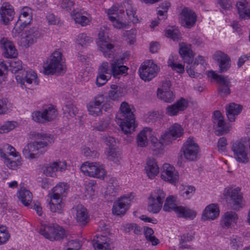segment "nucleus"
<instances>
[{
  "label": "nucleus",
  "instance_id": "nucleus-57",
  "mask_svg": "<svg viewBox=\"0 0 250 250\" xmlns=\"http://www.w3.org/2000/svg\"><path fill=\"white\" fill-rule=\"evenodd\" d=\"M179 52L182 58L189 57L193 54L192 50L189 47L185 45L182 46L181 44Z\"/></svg>",
  "mask_w": 250,
  "mask_h": 250
},
{
  "label": "nucleus",
  "instance_id": "nucleus-24",
  "mask_svg": "<svg viewBox=\"0 0 250 250\" xmlns=\"http://www.w3.org/2000/svg\"><path fill=\"white\" fill-rule=\"evenodd\" d=\"M66 163L65 161L54 162L48 165L43 170V173L47 176L53 177L58 170L62 171L65 170Z\"/></svg>",
  "mask_w": 250,
  "mask_h": 250
},
{
  "label": "nucleus",
  "instance_id": "nucleus-16",
  "mask_svg": "<svg viewBox=\"0 0 250 250\" xmlns=\"http://www.w3.org/2000/svg\"><path fill=\"white\" fill-rule=\"evenodd\" d=\"M224 195L226 197H229L233 201V206L235 209L236 210L242 207L243 197L240 193V188H225Z\"/></svg>",
  "mask_w": 250,
  "mask_h": 250
},
{
  "label": "nucleus",
  "instance_id": "nucleus-12",
  "mask_svg": "<svg viewBox=\"0 0 250 250\" xmlns=\"http://www.w3.org/2000/svg\"><path fill=\"white\" fill-rule=\"evenodd\" d=\"M231 150L233 152L234 158L238 162L246 164L249 162L246 147L242 142L237 141L233 143Z\"/></svg>",
  "mask_w": 250,
  "mask_h": 250
},
{
  "label": "nucleus",
  "instance_id": "nucleus-11",
  "mask_svg": "<svg viewBox=\"0 0 250 250\" xmlns=\"http://www.w3.org/2000/svg\"><path fill=\"white\" fill-rule=\"evenodd\" d=\"M105 100V96L104 94H100L95 96L87 105L89 114L94 116L101 115L102 113V107Z\"/></svg>",
  "mask_w": 250,
  "mask_h": 250
},
{
  "label": "nucleus",
  "instance_id": "nucleus-43",
  "mask_svg": "<svg viewBox=\"0 0 250 250\" xmlns=\"http://www.w3.org/2000/svg\"><path fill=\"white\" fill-rule=\"evenodd\" d=\"M165 197L166 194L162 189H157L151 192L148 199L158 203L161 202L162 205H163V200Z\"/></svg>",
  "mask_w": 250,
  "mask_h": 250
},
{
  "label": "nucleus",
  "instance_id": "nucleus-8",
  "mask_svg": "<svg viewBox=\"0 0 250 250\" xmlns=\"http://www.w3.org/2000/svg\"><path fill=\"white\" fill-rule=\"evenodd\" d=\"M32 20V9L28 7H24L21 12V15L16 23L13 32L19 34L21 32L25 27L30 24Z\"/></svg>",
  "mask_w": 250,
  "mask_h": 250
},
{
  "label": "nucleus",
  "instance_id": "nucleus-40",
  "mask_svg": "<svg viewBox=\"0 0 250 250\" xmlns=\"http://www.w3.org/2000/svg\"><path fill=\"white\" fill-rule=\"evenodd\" d=\"M49 205L50 210L52 212H58L59 213L62 212V208L64 207V204L62 202V199H51Z\"/></svg>",
  "mask_w": 250,
  "mask_h": 250
},
{
  "label": "nucleus",
  "instance_id": "nucleus-36",
  "mask_svg": "<svg viewBox=\"0 0 250 250\" xmlns=\"http://www.w3.org/2000/svg\"><path fill=\"white\" fill-rule=\"evenodd\" d=\"M152 129L149 127H145L138 134L137 137L138 146L140 147L146 146L148 143L147 136L151 135Z\"/></svg>",
  "mask_w": 250,
  "mask_h": 250
},
{
  "label": "nucleus",
  "instance_id": "nucleus-54",
  "mask_svg": "<svg viewBox=\"0 0 250 250\" xmlns=\"http://www.w3.org/2000/svg\"><path fill=\"white\" fill-rule=\"evenodd\" d=\"M230 246L234 250H238L243 246L242 238L240 237L235 236L230 239Z\"/></svg>",
  "mask_w": 250,
  "mask_h": 250
},
{
  "label": "nucleus",
  "instance_id": "nucleus-30",
  "mask_svg": "<svg viewBox=\"0 0 250 250\" xmlns=\"http://www.w3.org/2000/svg\"><path fill=\"white\" fill-rule=\"evenodd\" d=\"M35 142L28 143L23 149V155L26 158L33 159L40 156Z\"/></svg>",
  "mask_w": 250,
  "mask_h": 250
},
{
  "label": "nucleus",
  "instance_id": "nucleus-52",
  "mask_svg": "<svg viewBox=\"0 0 250 250\" xmlns=\"http://www.w3.org/2000/svg\"><path fill=\"white\" fill-rule=\"evenodd\" d=\"M167 37L170 38L173 41L178 40L181 37V34L177 29H168L166 31Z\"/></svg>",
  "mask_w": 250,
  "mask_h": 250
},
{
  "label": "nucleus",
  "instance_id": "nucleus-55",
  "mask_svg": "<svg viewBox=\"0 0 250 250\" xmlns=\"http://www.w3.org/2000/svg\"><path fill=\"white\" fill-rule=\"evenodd\" d=\"M111 76L98 73L96 78V84L98 87L102 86L106 83Z\"/></svg>",
  "mask_w": 250,
  "mask_h": 250
},
{
  "label": "nucleus",
  "instance_id": "nucleus-34",
  "mask_svg": "<svg viewBox=\"0 0 250 250\" xmlns=\"http://www.w3.org/2000/svg\"><path fill=\"white\" fill-rule=\"evenodd\" d=\"M238 13L242 19H250V8L246 0H240L236 3Z\"/></svg>",
  "mask_w": 250,
  "mask_h": 250
},
{
  "label": "nucleus",
  "instance_id": "nucleus-7",
  "mask_svg": "<svg viewBox=\"0 0 250 250\" xmlns=\"http://www.w3.org/2000/svg\"><path fill=\"white\" fill-rule=\"evenodd\" d=\"M158 68L153 61L145 62L139 69L140 78L145 81H150L157 74Z\"/></svg>",
  "mask_w": 250,
  "mask_h": 250
},
{
  "label": "nucleus",
  "instance_id": "nucleus-18",
  "mask_svg": "<svg viewBox=\"0 0 250 250\" xmlns=\"http://www.w3.org/2000/svg\"><path fill=\"white\" fill-rule=\"evenodd\" d=\"M130 199L128 197L123 196L114 202L112 208L113 214L119 216L124 215L128 208Z\"/></svg>",
  "mask_w": 250,
  "mask_h": 250
},
{
  "label": "nucleus",
  "instance_id": "nucleus-31",
  "mask_svg": "<svg viewBox=\"0 0 250 250\" xmlns=\"http://www.w3.org/2000/svg\"><path fill=\"white\" fill-rule=\"evenodd\" d=\"M145 170L147 176L150 179H152L158 174L159 167L155 159L153 158H148L147 159Z\"/></svg>",
  "mask_w": 250,
  "mask_h": 250
},
{
  "label": "nucleus",
  "instance_id": "nucleus-10",
  "mask_svg": "<svg viewBox=\"0 0 250 250\" xmlns=\"http://www.w3.org/2000/svg\"><path fill=\"white\" fill-rule=\"evenodd\" d=\"M182 150L184 156L187 160L195 161L198 157L199 147L192 138H189L183 147Z\"/></svg>",
  "mask_w": 250,
  "mask_h": 250
},
{
  "label": "nucleus",
  "instance_id": "nucleus-27",
  "mask_svg": "<svg viewBox=\"0 0 250 250\" xmlns=\"http://www.w3.org/2000/svg\"><path fill=\"white\" fill-rule=\"evenodd\" d=\"M74 209L76 211V218L80 225H84L89 221V216L86 208L82 205H78Z\"/></svg>",
  "mask_w": 250,
  "mask_h": 250
},
{
  "label": "nucleus",
  "instance_id": "nucleus-35",
  "mask_svg": "<svg viewBox=\"0 0 250 250\" xmlns=\"http://www.w3.org/2000/svg\"><path fill=\"white\" fill-rule=\"evenodd\" d=\"M17 196L21 203L25 206H29L32 200V194L25 188H21L17 193Z\"/></svg>",
  "mask_w": 250,
  "mask_h": 250
},
{
  "label": "nucleus",
  "instance_id": "nucleus-23",
  "mask_svg": "<svg viewBox=\"0 0 250 250\" xmlns=\"http://www.w3.org/2000/svg\"><path fill=\"white\" fill-rule=\"evenodd\" d=\"M183 21L182 25L187 28H191L195 23L196 15L195 13L188 8H184L181 13Z\"/></svg>",
  "mask_w": 250,
  "mask_h": 250
},
{
  "label": "nucleus",
  "instance_id": "nucleus-51",
  "mask_svg": "<svg viewBox=\"0 0 250 250\" xmlns=\"http://www.w3.org/2000/svg\"><path fill=\"white\" fill-rule=\"evenodd\" d=\"M149 203L147 206V210L153 213H157L161 210L162 207L161 202H157L153 201L151 200H148Z\"/></svg>",
  "mask_w": 250,
  "mask_h": 250
},
{
  "label": "nucleus",
  "instance_id": "nucleus-14",
  "mask_svg": "<svg viewBox=\"0 0 250 250\" xmlns=\"http://www.w3.org/2000/svg\"><path fill=\"white\" fill-rule=\"evenodd\" d=\"M36 139H42L43 141H35L38 148L40 156L43 154L47 150L49 144H51L53 141V136L50 134L37 133L35 134Z\"/></svg>",
  "mask_w": 250,
  "mask_h": 250
},
{
  "label": "nucleus",
  "instance_id": "nucleus-59",
  "mask_svg": "<svg viewBox=\"0 0 250 250\" xmlns=\"http://www.w3.org/2000/svg\"><path fill=\"white\" fill-rule=\"evenodd\" d=\"M1 157L5 158L7 166L12 169H15L19 166L21 165V162L20 161H18V160H17V161L11 160L9 158H6L5 154H4L3 156L1 155Z\"/></svg>",
  "mask_w": 250,
  "mask_h": 250
},
{
  "label": "nucleus",
  "instance_id": "nucleus-3",
  "mask_svg": "<svg viewBox=\"0 0 250 250\" xmlns=\"http://www.w3.org/2000/svg\"><path fill=\"white\" fill-rule=\"evenodd\" d=\"M39 233L51 241L60 240L65 236V230L58 225H42Z\"/></svg>",
  "mask_w": 250,
  "mask_h": 250
},
{
  "label": "nucleus",
  "instance_id": "nucleus-62",
  "mask_svg": "<svg viewBox=\"0 0 250 250\" xmlns=\"http://www.w3.org/2000/svg\"><path fill=\"white\" fill-rule=\"evenodd\" d=\"M83 153L88 159L93 158L97 157L98 153L95 150H91L88 147H84L83 149Z\"/></svg>",
  "mask_w": 250,
  "mask_h": 250
},
{
  "label": "nucleus",
  "instance_id": "nucleus-9",
  "mask_svg": "<svg viewBox=\"0 0 250 250\" xmlns=\"http://www.w3.org/2000/svg\"><path fill=\"white\" fill-rule=\"evenodd\" d=\"M98 37L99 41L97 42L98 46L105 57L110 58L113 52L112 49L114 46L108 42L109 38L107 36V31L101 28L98 33Z\"/></svg>",
  "mask_w": 250,
  "mask_h": 250
},
{
  "label": "nucleus",
  "instance_id": "nucleus-28",
  "mask_svg": "<svg viewBox=\"0 0 250 250\" xmlns=\"http://www.w3.org/2000/svg\"><path fill=\"white\" fill-rule=\"evenodd\" d=\"M25 34L24 45L26 47L33 44L41 37L39 29L35 27L26 30Z\"/></svg>",
  "mask_w": 250,
  "mask_h": 250
},
{
  "label": "nucleus",
  "instance_id": "nucleus-29",
  "mask_svg": "<svg viewBox=\"0 0 250 250\" xmlns=\"http://www.w3.org/2000/svg\"><path fill=\"white\" fill-rule=\"evenodd\" d=\"M123 7L125 9L126 13L129 19L133 23H138L139 19L136 15V8L130 0H124Z\"/></svg>",
  "mask_w": 250,
  "mask_h": 250
},
{
  "label": "nucleus",
  "instance_id": "nucleus-5",
  "mask_svg": "<svg viewBox=\"0 0 250 250\" xmlns=\"http://www.w3.org/2000/svg\"><path fill=\"white\" fill-rule=\"evenodd\" d=\"M208 76L215 80L218 84L217 91L221 96H227L230 93L231 83L228 76L219 75L213 71H209Z\"/></svg>",
  "mask_w": 250,
  "mask_h": 250
},
{
  "label": "nucleus",
  "instance_id": "nucleus-13",
  "mask_svg": "<svg viewBox=\"0 0 250 250\" xmlns=\"http://www.w3.org/2000/svg\"><path fill=\"white\" fill-rule=\"evenodd\" d=\"M161 178L165 181L171 184H175L179 180L178 172L175 170V168L169 164L163 165Z\"/></svg>",
  "mask_w": 250,
  "mask_h": 250
},
{
  "label": "nucleus",
  "instance_id": "nucleus-15",
  "mask_svg": "<svg viewBox=\"0 0 250 250\" xmlns=\"http://www.w3.org/2000/svg\"><path fill=\"white\" fill-rule=\"evenodd\" d=\"M212 57L218 63L219 72L223 73L229 69L230 67V59L227 54L221 51H217Z\"/></svg>",
  "mask_w": 250,
  "mask_h": 250
},
{
  "label": "nucleus",
  "instance_id": "nucleus-46",
  "mask_svg": "<svg viewBox=\"0 0 250 250\" xmlns=\"http://www.w3.org/2000/svg\"><path fill=\"white\" fill-rule=\"evenodd\" d=\"M32 118L37 123L44 124L48 122L43 109L33 112L32 113Z\"/></svg>",
  "mask_w": 250,
  "mask_h": 250
},
{
  "label": "nucleus",
  "instance_id": "nucleus-38",
  "mask_svg": "<svg viewBox=\"0 0 250 250\" xmlns=\"http://www.w3.org/2000/svg\"><path fill=\"white\" fill-rule=\"evenodd\" d=\"M71 15L76 23L80 24L83 26L87 25L90 21L89 19L83 13L77 12L75 10L73 11Z\"/></svg>",
  "mask_w": 250,
  "mask_h": 250
},
{
  "label": "nucleus",
  "instance_id": "nucleus-2",
  "mask_svg": "<svg viewBox=\"0 0 250 250\" xmlns=\"http://www.w3.org/2000/svg\"><path fill=\"white\" fill-rule=\"evenodd\" d=\"M174 196H169L166 200L163 210L169 212L173 210L178 217L193 219L196 216V213L187 207L177 206L175 203Z\"/></svg>",
  "mask_w": 250,
  "mask_h": 250
},
{
  "label": "nucleus",
  "instance_id": "nucleus-1",
  "mask_svg": "<svg viewBox=\"0 0 250 250\" xmlns=\"http://www.w3.org/2000/svg\"><path fill=\"white\" fill-rule=\"evenodd\" d=\"M121 112L116 118L120 121V127L125 134L128 135L133 132L136 126L133 112L131 111L129 104L124 102L120 106Z\"/></svg>",
  "mask_w": 250,
  "mask_h": 250
},
{
  "label": "nucleus",
  "instance_id": "nucleus-20",
  "mask_svg": "<svg viewBox=\"0 0 250 250\" xmlns=\"http://www.w3.org/2000/svg\"><path fill=\"white\" fill-rule=\"evenodd\" d=\"M188 104L186 99L181 98L174 104L167 107L166 113L171 116L176 115L179 112L185 110L188 106Z\"/></svg>",
  "mask_w": 250,
  "mask_h": 250
},
{
  "label": "nucleus",
  "instance_id": "nucleus-49",
  "mask_svg": "<svg viewBox=\"0 0 250 250\" xmlns=\"http://www.w3.org/2000/svg\"><path fill=\"white\" fill-rule=\"evenodd\" d=\"M93 41L91 38L87 36L85 33L80 34L77 38L76 42L82 46H86Z\"/></svg>",
  "mask_w": 250,
  "mask_h": 250
},
{
  "label": "nucleus",
  "instance_id": "nucleus-33",
  "mask_svg": "<svg viewBox=\"0 0 250 250\" xmlns=\"http://www.w3.org/2000/svg\"><path fill=\"white\" fill-rule=\"evenodd\" d=\"M68 186L64 183L58 184L52 189V194L50 197L51 199H62V196H65Z\"/></svg>",
  "mask_w": 250,
  "mask_h": 250
},
{
  "label": "nucleus",
  "instance_id": "nucleus-50",
  "mask_svg": "<svg viewBox=\"0 0 250 250\" xmlns=\"http://www.w3.org/2000/svg\"><path fill=\"white\" fill-rule=\"evenodd\" d=\"M169 131L172 134L174 139L180 137L183 133V130L181 126L177 124H175L169 128Z\"/></svg>",
  "mask_w": 250,
  "mask_h": 250
},
{
  "label": "nucleus",
  "instance_id": "nucleus-53",
  "mask_svg": "<svg viewBox=\"0 0 250 250\" xmlns=\"http://www.w3.org/2000/svg\"><path fill=\"white\" fill-rule=\"evenodd\" d=\"M10 234L7 232L4 226L0 227V245L5 243L10 238Z\"/></svg>",
  "mask_w": 250,
  "mask_h": 250
},
{
  "label": "nucleus",
  "instance_id": "nucleus-25",
  "mask_svg": "<svg viewBox=\"0 0 250 250\" xmlns=\"http://www.w3.org/2000/svg\"><path fill=\"white\" fill-rule=\"evenodd\" d=\"M15 12L12 6L8 3L4 2L0 9V15L2 22L7 25L12 21Z\"/></svg>",
  "mask_w": 250,
  "mask_h": 250
},
{
  "label": "nucleus",
  "instance_id": "nucleus-6",
  "mask_svg": "<svg viewBox=\"0 0 250 250\" xmlns=\"http://www.w3.org/2000/svg\"><path fill=\"white\" fill-rule=\"evenodd\" d=\"M51 59L46 67L44 68L45 74H53L58 72L61 73L63 71V65L62 64V54L56 51L51 56Z\"/></svg>",
  "mask_w": 250,
  "mask_h": 250
},
{
  "label": "nucleus",
  "instance_id": "nucleus-17",
  "mask_svg": "<svg viewBox=\"0 0 250 250\" xmlns=\"http://www.w3.org/2000/svg\"><path fill=\"white\" fill-rule=\"evenodd\" d=\"M104 234L105 232H103L100 235L97 234L94 237L93 246L97 250H111V240Z\"/></svg>",
  "mask_w": 250,
  "mask_h": 250
},
{
  "label": "nucleus",
  "instance_id": "nucleus-64",
  "mask_svg": "<svg viewBox=\"0 0 250 250\" xmlns=\"http://www.w3.org/2000/svg\"><path fill=\"white\" fill-rule=\"evenodd\" d=\"M61 7L66 11L70 10L74 5V2L71 0H62L60 3Z\"/></svg>",
  "mask_w": 250,
  "mask_h": 250
},
{
  "label": "nucleus",
  "instance_id": "nucleus-21",
  "mask_svg": "<svg viewBox=\"0 0 250 250\" xmlns=\"http://www.w3.org/2000/svg\"><path fill=\"white\" fill-rule=\"evenodd\" d=\"M16 79L17 82L21 84H23L25 82L29 84L34 82L37 84L39 82L36 73L32 70L22 71V73L20 72V74H17L16 76Z\"/></svg>",
  "mask_w": 250,
  "mask_h": 250
},
{
  "label": "nucleus",
  "instance_id": "nucleus-63",
  "mask_svg": "<svg viewBox=\"0 0 250 250\" xmlns=\"http://www.w3.org/2000/svg\"><path fill=\"white\" fill-rule=\"evenodd\" d=\"M98 73L108 74L111 76V70L109 68L108 64L107 62H104L99 66L98 70Z\"/></svg>",
  "mask_w": 250,
  "mask_h": 250
},
{
  "label": "nucleus",
  "instance_id": "nucleus-22",
  "mask_svg": "<svg viewBox=\"0 0 250 250\" xmlns=\"http://www.w3.org/2000/svg\"><path fill=\"white\" fill-rule=\"evenodd\" d=\"M123 59H115L112 60L111 62V74L116 79H119L120 76L125 73L128 68L123 65Z\"/></svg>",
  "mask_w": 250,
  "mask_h": 250
},
{
  "label": "nucleus",
  "instance_id": "nucleus-4",
  "mask_svg": "<svg viewBox=\"0 0 250 250\" xmlns=\"http://www.w3.org/2000/svg\"><path fill=\"white\" fill-rule=\"evenodd\" d=\"M81 170L86 175L101 179L106 175L104 166L99 163L85 162L81 166Z\"/></svg>",
  "mask_w": 250,
  "mask_h": 250
},
{
  "label": "nucleus",
  "instance_id": "nucleus-48",
  "mask_svg": "<svg viewBox=\"0 0 250 250\" xmlns=\"http://www.w3.org/2000/svg\"><path fill=\"white\" fill-rule=\"evenodd\" d=\"M10 70L12 73L20 74V72L22 73L23 70L22 66V62L21 61H12L10 63Z\"/></svg>",
  "mask_w": 250,
  "mask_h": 250
},
{
  "label": "nucleus",
  "instance_id": "nucleus-37",
  "mask_svg": "<svg viewBox=\"0 0 250 250\" xmlns=\"http://www.w3.org/2000/svg\"><path fill=\"white\" fill-rule=\"evenodd\" d=\"M237 219V214L233 211L226 212L222 217L220 225L224 228H229L233 222Z\"/></svg>",
  "mask_w": 250,
  "mask_h": 250
},
{
  "label": "nucleus",
  "instance_id": "nucleus-42",
  "mask_svg": "<svg viewBox=\"0 0 250 250\" xmlns=\"http://www.w3.org/2000/svg\"><path fill=\"white\" fill-rule=\"evenodd\" d=\"M157 97L166 103H171L174 100V95L173 92L170 90L161 91L158 88Z\"/></svg>",
  "mask_w": 250,
  "mask_h": 250
},
{
  "label": "nucleus",
  "instance_id": "nucleus-26",
  "mask_svg": "<svg viewBox=\"0 0 250 250\" xmlns=\"http://www.w3.org/2000/svg\"><path fill=\"white\" fill-rule=\"evenodd\" d=\"M219 208L217 204H211L208 205L203 211L202 219L203 220H213L219 215Z\"/></svg>",
  "mask_w": 250,
  "mask_h": 250
},
{
  "label": "nucleus",
  "instance_id": "nucleus-47",
  "mask_svg": "<svg viewBox=\"0 0 250 250\" xmlns=\"http://www.w3.org/2000/svg\"><path fill=\"white\" fill-rule=\"evenodd\" d=\"M107 159L114 162L115 163L119 162L121 159V152L119 151H117L116 148H109L107 151Z\"/></svg>",
  "mask_w": 250,
  "mask_h": 250
},
{
  "label": "nucleus",
  "instance_id": "nucleus-39",
  "mask_svg": "<svg viewBox=\"0 0 250 250\" xmlns=\"http://www.w3.org/2000/svg\"><path fill=\"white\" fill-rule=\"evenodd\" d=\"M42 109L48 122H50L55 119L58 115L57 109L52 105L45 106L43 107Z\"/></svg>",
  "mask_w": 250,
  "mask_h": 250
},
{
  "label": "nucleus",
  "instance_id": "nucleus-60",
  "mask_svg": "<svg viewBox=\"0 0 250 250\" xmlns=\"http://www.w3.org/2000/svg\"><path fill=\"white\" fill-rule=\"evenodd\" d=\"M102 140L109 148H114L116 146V140L114 137L111 136H104L102 138Z\"/></svg>",
  "mask_w": 250,
  "mask_h": 250
},
{
  "label": "nucleus",
  "instance_id": "nucleus-61",
  "mask_svg": "<svg viewBox=\"0 0 250 250\" xmlns=\"http://www.w3.org/2000/svg\"><path fill=\"white\" fill-rule=\"evenodd\" d=\"M66 250H79L81 247L80 242L77 240L69 241L67 244Z\"/></svg>",
  "mask_w": 250,
  "mask_h": 250
},
{
  "label": "nucleus",
  "instance_id": "nucleus-58",
  "mask_svg": "<svg viewBox=\"0 0 250 250\" xmlns=\"http://www.w3.org/2000/svg\"><path fill=\"white\" fill-rule=\"evenodd\" d=\"M161 138L163 143H164V146L169 145L173 140H175L174 137H172V134L169 131L166 132L162 135Z\"/></svg>",
  "mask_w": 250,
  "mask_h": 250
},
{
  "label": "nucleus",
  "instance_id": "nucleus-41",
  "mask_svg": "<svg viewBox=\"0 0 250 250\" xmlns=\"http://www.w3.org/2000/svg\"><path fill=\"white\" fill-rule=\"evenodd\" d=\"M64 114L66 117H74L78 113L77 108L70 102H67L62 107Z\"/></svg>",
  "mask_w": 250,
  "mask_h": 250
},
{
  "label": "nucleus",
  "instance_id": "nucleus-45",
  "mask_svg": "<svg viewBox=\"0 0 250 250\" xmlns=\"http://www.w3.org/2000/svg\"><path fill=\"white\" fill-rule=\"evenodd\" d=\"M213 123L217 125V129L216 130V134L217 135L221 136L229 132V129L225 125L224 118L213 121Z\"/></svg>",
  "mask_w": 250,
  "mask_h": 250
},
{
  "label": "nucleus",
  "instance_id": "nucleus-44",
  "mask_svg": "<svg viewBox=\"0 0 250 250\" xmlns=\"http://www.w3.org/2000/svg\"><path fill=\"white\" fill-rule=\"evenodd\" d=\"M144 233L147 240L151 242L152 245L156 246L159 243V240L153 235V230L149 227L144 228Z\"/></svg>",
  "mask_w": 250,
  "mask_h": 250
},
{
  "label": "nucleus",
  "instance_id": "nucleus-19",
  "mask_svg": "<svg viewBox=\"0 0 250 250\" xmlns=\"http://www.w3.org/2000/svg\"><path fill=\"white\" fill-rule=\"evenodd\" d=\"M0 47L3 50V55L6 58H15L18 55L13 42L6 38L0 40Z\"/></svg>",
  "mask_w": 250,
  "mask_h": 250
},
{
  "label": "nucleus",
  "instance_id": "nucleus-32",
  "mask_svg": "<svg viewBox=\"0 0 250 250\" xmlns=\"http://www.w3.org/2000/svg\"><path fill=\"white\" fill-rule=\"evenodd\" d=\"M242 110V106L234 103H231L226 106V115L230 122L235 121V116L238 115Z\"/></svg>",
  "mask_w": 250,
  "mask_h": 250
},
{
  "label": "nucleus",
  "instance_id": "nucleus-56",
  "mask_svg": "<svg viewBox=\"0 0 250 250\" xmlns=\"http://www.w3.org/2000/svg\"><path fill=\"white\" fill-rule=\"evenodd\" d=\"M150 142L151 145L153 146L155 150H161L163 149L164 146V143H163L162 139L158 140V139L154 137H150Z\"/></svg>",
  "mask_w": 250,
  "mask_h": 250
}]
</instances>
